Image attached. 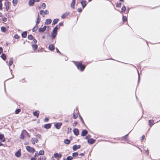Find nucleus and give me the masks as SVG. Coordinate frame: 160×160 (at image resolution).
Here are the masks:
<instances>
[{
    "instance_id": "f257e3e1",
    "label": "nucleus",
    "mask_w": 160,
    "mask_h": 160,
    "mask_svg": "<svg viewBox=\"0 0 160 160\" xmlns=\"http://www.w3.org/2000/svg\"><path fill=\"white\" fill-rule=\"evenodd\" d=\"M74 63L78 69H80L82 71H83L84 69L85 66L82 64V62H78V63L75 62H74Z\"/></svg>"
},
{
    "instance_id": "f03ea898",
    "label": "nucleus",
    "mask_w": 160,
    "mask_h": 160,
    "mask_svg": "<svg viewBox=\"0 0 160 160\" xmlns=\"http://www.w3.org/2000/svg\"><path fill=\"white\" fill-rule=\"evenodd\" d=\"M27 150L29 152L33 153L35 151V149L32 148L29 146H27L26 148Z\"/></svg>"
},
{
    "instance_id": "7ed1b4c3",
    "label": "nucleus",
    "mask_w": 160,
    "mask_h": 160,
    "mask_svg": "<svg viewBox=\"0 0 160 160\" xmlns=\"http://www.w3.org/2000/svg\"><path fill=\"white\" fill-rule=\"evenodd\" d=\"M57 31H55L54 30H53L51 34V37L52 39L55 38L57 35Z\"/></svg>"
},
{
    "instance_id": "20e7f679",
    "label": "nucleus",
    "mask_w": 160,
    "mask_h": 160,
    "mask_svg": "<svg viewBox=\"0 0 160 160\" xmlns=\"http://www.w3.org/2000/svg\"><path fill=\"white\" fill-rule=\"evenodd\" d=\"M47 26H45L43 27L42 28H40L38 30V31L39 32H44L46 29Z\"/></svg>"
},
{
    "instance_id": "39448f33",
    "label": "nucleus",
    "mask_w": 160,
    "mask_h": 160,
    "mask_svg": "<svg viewBox=\"0 0 160 160\" xmlns=\"http://www.w3.org/2000/svg\"><path fill=\"white\" fill-rule=\"evenodd\" d=\"M31 141L33 144H34L35 142L37 143L38 142V139L35 138H32Z\"/></svg>"
},
{
    "instance_id": "423d86ee",
    "label": "nucleus",
    "mask_w": 160,
    "mask_h": 160,
    "mask_svg": "<svg viewBox=\"0 0 160 160\" xmlns=\"http://www.w3.org/2000/svg\"><path fill=\"white\" fill-rule=\"evenodd\" d=\"M81 146L80 145H74L73 146V150L74 151H76L78 149H79L80 148Z\"/></svg>"
},
{
    "instance_id": "0eeeda50",
    "label": "nucleus",
    "mask_w": 160,
    "mask_h": 160,
    "mask_svg": "<svg viewBox=\"0 0 160 160\" xmlns=\"http://www.w3.org/2000/svg\"><path fill=\"white\" fill-rule=\"evenodd\" d=\"M75 4V0H72V2L70 4V6L72 9H74V6Z\"/></svg>"
},
{
    "instance_id": "6e6552de",
    "label": "nucleus",
    "mask_w": 160,
    "mask_h": 160,
    "mask_svg": "<svg viewBox=\"0 0 160 160\" xmlns=\"http://www.w3.org/2000/svg\"><path fill=\"white\" fill-rule=\"evenodd\" d=\"M81 3L82 5L83 8L86 6L87 4V2L86 1L82 0L81 1Z\"/></svg>"
},
{
    "instance_id": "1a4fd4ad",
    "label": "nucleus",
    "mask_w": 160,
    "mask_h": 160,
    "mask_svg": "<svg viewBox=\"0 0 160 160\" xmlns=\"http://www.w3.org/2000/svg\"><path fill=\"white\" fill-rule=\"evenodd\" d=\"M61 125L62 123H57L55 124V126L56 128L59 129L60 128Z\"/></svg>"
},
{
    "instance_id": "9d476101",
    "label": "nucleus",
    "mask_w": 160,
    "mask_h": 160,
    "mask_svg": "<svg viewBox=\"0 0 160 160\" xmlns=\"http://www.w3.org/2000/svg\"><path fill=\"white\" fill-rule=\"evenodd\" d=\"M0 140L2 142H4L5 141L3 134H0Z\"/></svg>"
},
{
    "instance_id": "9b49d317",
    "label": "nucleus",
    "mask_w": 160,
    "mask_h": 160,
    "mask_svg": "<svg viewBox=\"0 0 160 160\" xmlns=\"http://www.w3.org/2000/svg\"><path fill=\"white\" fill-rule=\"evenodd\" d=\"M39 112L38 110L36 111L33 112V115L35 116H36L37 118L38 117L39 115Z\"/></svg>"
},
{
    "instance_id": "f8f14e48",
    "label": "nucleus",
    "mask_w": 160,
    "mask_h": 160,
    "mask_svg": "<svg viewBox=\"0 0 160 160\" xmlns=\"http://www.w3.org/2000/svg\"><path fill=\"white\" fill-rule=\"evenodd\" d=\"M74 134L76 136H78L79 134V132L78 129L77 128H75L73 130Z\"/></svg>"
},
{
    "instance_id": "ddd939ff",
    "label": "nucleus",
    "mask_w": 160,
    "mask_h": 160,
    "mask_svg": "<svg viewBox=\"0 0 160 160\" xmlns=\"http://www.w3.org/2000/svg\"><path fill=\"white\" fill-rule=\"evenodd\" d=\"M88 142L89 143L92 144L95 142V140L93 139H88Z\"/></svg>"
},
{
    "instance_id": "4468645a",
    "label": "nucleus",
    "mask_w": 160,
    "mask_h": 160,
    "mask_svg": "<svg viewBox=\"0 0 160 160\" xmlns=\"http://www.w3.org/2000/svg\"><path fill=\"white\" fill-rule=\"evenodd\" d=\"M69 13L68 12H66L61 16V18H64L67 17L69 14Z\"/></svg>"
},
{
    "instance_id": "2eb2a0df",
    "label": "nucleus",
    "mask_w": 160,
    "mask_h": 160,
    "mask_svg": "<svg viewBox=\"0 0 160 160\" xmlns=\"http://www.w3.org/2000/svg\"><path fill=\"white\" fill-rule=\"evenodd\" d=\"M15 156L17 157H19L21 155L20 150H18L17 152L15 153Z\"/></svg>"
},
{
    "instance_id": "dca6fc26",
    "label": "nucleus",
    "mask_w": 160,
    "mask_h": 160,
    "mask_svg": "<svg viewBox=\"0 0 160 160\" xmlns=\"http://www.w3.org/2000/svg\"><path fill=\"white\" fill-rule=\"evenodd\" d=\"M54 156L56 158H60L62 157V155L61 154H58V153H55L54 154Z\"/></svg>"
},
{
    "instance_id": "f3484780",
    "label": "nucleus",
    "mask_w": 160,
    "mask_h": 160,
    "mask_svg": "<svg viewBox=\"0 0 160 160\" xmlns=\"http://www.w3.org/2000/svg\"><path fill=\"white\" fill-rule=\"evenodd\" d=\"M88 133V131L86 130H83L82 131L81 135L83 136L86 135Z\"/></svg>"
},
{
    "instance_id": "a211bd4d",
    "label": "nucleus",
    "mask_w": 160,
    "mask_h": 160,
    "mask_svg": "<svg viewBox=\"0 0 160 160\" xmlns=\"http://www.w3.org/2000/svg\"><path fill=\"white\" fill-rule=\"evenodd\" d=\"M52 20L51 19H48L46 20L45 23L46 24L48 25L50 24Z\"/></svg>"
},
{
    "instance_id": "6ab92c4d",
    "label": "nucleus",
    "mask_w": 160,
    "mask_h": 160,
    "mask_svg": "<svg viewBox=\"0 0 160 160\" xmlns=\"http://www.w3.org/2000/svg\"><path fill=\"white\" fill-rule=\"evenodd\" d=\"M78 111H76V113L74 112V113H73V118H77L78 116Z\"/></svg>"
},
{
    "instance_id": "aec40b11",
    "label": "nucleus",
    "mask_w": 160,
    "mask_h": 160,
    "mask_svg": "<svg viewBox=\"0 0 160 160\" xmlns=\"http://www.w3.org/2000/svg\"><path fill=\"white\" fill-rule=\"evenodd\" d=\"M48 48L51 51L53 50L54 49L53 45L52 44H50Z\"/></svg>"
},
{
    "instance_id": "412c9836",
    "label": "nucleus",
    "mask_w": 160,
    "mask_h": 160,
    "mask_svg": "<svg viewBox=\"0 0 160 160\" xmlns=\"http://www.w3.org/2000/svg\"><path fill=\"white\" fill-rule=\"evenodd\" d=\"M34 0H30L29 2V5L30 6H32L34 3Z\"/></svg>"
},
{
    "instance_id": "4be33fe9",
    "label": "nucleus",
    "mask_w": 160,
    "mask_h": 160,
    "mask_svg": "<svg viewBox=\"0 0 160 160\" xmlns=\"http://www.w3.org/2000/svg\"><path fill=\"white\" fill-rule=\"evenodd\" d=\"M22 131L23 133L24 134L25 136H27L30 137V136H29L28 133L26 130H23Z\"/></svg>"
},
{
    "instance_id": "5701e85b",
    "label": "nucleus",
    "mask_w": 160,
    "mask_h": 160,
    "mask_svg": "<svg viewBox=\"0 0 160 160\" xmlns=\"http://www.w3.org/2000/svg\"><path fill=\"white\" fill-rule=\"evenodd\" d=\"M58 19H54L52 22V25H54L56 24L58 22Z\"/></svg>"
},
{
    "instance_id": "b1692460",
    "label": "nucleus",
    "mask_w": 160,
    "mask_h": 160,
    "mask_svg": "<svg viewBox=\"0 0 160 160\" xmlns=\"http://www.w3.org/2000/svg\"><path fill=\"white\" fill-rule=\"evenodd\" d=\"M22 37L24 38H25L26 37L27 35V32H26L25 31L23 32L22 34Z\"/></svg>"
},
{
    "instance_id": "393cba45",
    "label": "nucleus",
    "mask_w": 160,
    "mask_h": 160,
    "mask_svg": "<svg viewBox=\"0 0 160 160\" xmlns=\"http://www.w3.org/2000/svg\"><path fill=\"white\" fill-rule=\"evenodd\" d=\"M51 127V125L50 124H47L44 125V127L47 129L50 128Z\"/></svg>"
},
{
    "instance_id": "a878e982",
    "label": "nucleus",
    "mask_w": 160,
    "mask_h": 160,
    "mask_svg": "<svg viewBox=\"0 0 160 160\" xmlns=\"http://www.w3.org/2000/svg\"><path fill=\"white\" fill-rule=\"evenodd\" d=\"M40 19L39 18V15L38 14V17L37 18V20L36 21V24L37 25L38 24H39L40 22Z\"/></svg>"
},
{
    "instance_id": "bb28decb",
    "label": "nucleus",
    "mask_w": 160,
    "mask_h": 160,
    "mask_svg": "<svg viewBox=\"0 0 160 160\" xmlns=\"http://www.w3.org/2000/svg\"><path fill=\"white\" fill-rule=\"evenodd\" d=\"M64 142L65 144H68L70 142V141L69 140L66 139L64 140Z\"/></svg>"
},
{
    "instance_id": "cd10ccee",
    "label": "nucleus",
    "mask_w": 160,
    "mask_h": 160,
    "mask_svg": "<svg viewBox=\"0 0 160 160\" xmlns=\"http://www.w3.org/2000/svg\"><path fill=\"white\" fill-rule=\"evenodd\" d=\"M32 48L34 50H36L38 48V45L36 44H32Z\"/></svg>"
},
{
    "instance_id": "c85d7f7f",
    "label": "nucleus",
    "mask_w": 160,
    "mask_h": 160,
    "mask_svg": "<svg viewBox=\"0 0 160 160\" xmlns=\"http://www.w3.org/2000/svg\"><path fill=\"white\" fill-rule=\"evenodd\" d=\"M12 63H13V59L12 58H11L9 61V66H11L12 64Z\"/></svg>"
},
{
    "instance_id": "c756f323",
    "label": "nucleus",
    "mask_w": 160,
    "mask_h": 160,
    "mask_svg": "<svg viewBox=\"0 0 160 160\" xmlns=\"http://www.w3.org/2000/svg\"><path fill=\"white\" fill-rule=\"evenodd\" d=\"M1 57L2 58L3 60H6V55L4 54V53H2V55H1Z\"/></svg>"
},
{
    "instance_id": "7c9ffc66",
    "label": "nucleus",
    "mask_w": 160,
    "mask_h": 160,
    "mask_svg": "<svg viewBox=\"0 0 160 160\" xmlns=\"http://www.w3.org/2000/svg\"><path fill=\"white\" fill-rule=\"evenodd\" d=\"M44 151L43 150H41L39 151L38 153L39 155H42L44 154Z\"/></svg>"
},
{
    "instance_id": "2f4dec72",
    "label": "nucleus",
    "mask_w": 160,
    "mask_h": 160,
    "mask_svg": "<svg viewBox=\"0 0 160 160\" xmlns=\"http://www.w3.org/2000/svg\"><path fill=\"white\" fill-rule=\"evenodd\" d=\"M6 28L4 27H2L1 28V30L3 32H5L6 31Z\"/></svg>"
},
{
    "instance_id": "473e14b6",
    "label": "nucleus",
    "mask_w": 160,
    "mask_h": 160,
    "mask_svg": "<svg viewBox=\"0 0 160 160\" xmlns=\"http://www.w3.org/2000/svg\"><path fill=\"white\" fill-rule=\"evenodd\" d=\"M60 28V27L59 26H56L53 29V30H54L55 31H57V30L58 29Z\"/></svg>"
},
{
    "instance_id": "72a5a7b5",
    "label": "nucleus",
    "mask_w": 160,
    "mask_h": 160,
    "mask_svg": "<svg viewBox=\"0 0 160 160\" xmlns=\"http://www.w3.org/2000/svg\"><path fill=\"white\" fill-rule=\"evenodd\" d=\"M18 2V0H13L12 3L14 5H16Z\"/></svg>"
},
{
    "instance_id": "f704fd0d",
    "label": "nucleus",
    "mask_w": 160,
    "mask_h": 160,
    "mask_svg": "<svg viewBox=\"0 0 160 160\" xmlns=\"http://www.w3.org/2000/svg\"><path fill=\"white\" fill-rule=\"evenodd\" d=\"M154 121L152 120H149L148 125L150 126L153 123Z\"/></svg>"
},
{
    "instance_id": "c9c22d12",
    "label": "nucleus",
    "mask_w": 160,
    "mask_h": 160,
    "mask_svg": "<svg viewBox=\"0 0 160 160\" xmlns=\"http://www.w3.org/2000/svg\"><path fill=\"white\" fill-rule=\"evenodd\" d=\"M44 11H40V13L41 15H42L43 17H44L45 14L44 13Z\"/></svg>"
},
{
    "instance_id": "e433bc0d",
    "label": "nucleus",
    "mask_w": 160,
    "mask_h": 160,
    "mask_svg": "<svg viewBox=\"0 0 160 160\" xmlns=\"http://www.w3.org/2000/svg\"><path fill=\"white\" fill-rule=\"evenodd\" d=\"M122 16H123V17H122L123 21L124 22L127 21V18L126 17L124 16L123 15H122Z\"/></svg>"
},
{
    "instance_id": "4c0bfd02",
    "label": "nucleus",
    "mask_w": 160,
    "mask_h": 160,
    "mask_svg": "<svg viewBox=\"0 0 160 160\" xmlns=\"http://www.w3.org/2000/svg\"><path fill=\"white\" fill-rule=\"evenodd\" d=\"M78 153L77 152L73 153L72 155L73 157H76L78 156Z\"/></svg>"
},
{
    "instance_id": "58836bf2",
    "label": "nucleus",
    "mask_w": 160,
    "mask_h": 160,
    "mask_svg": "<svg viewBox=\"0 0 160 160\" xmlns=\"http://www.w3.org/2000/svg\"><path fill=\"white\" fill-rule=\"evenodd\" d=\"M28 38L29 39L32 40L33 38V37L32 35H29L28 36Z\"/></svg>"
},
{
    "instance_id": "ea45409f",
    "label": "nucleus",
    "mask_w": 160,
    "mask_h": 160,
    "mask_svg": "<svg viewBox=\"0 0 160 160\" xmlns=\"http://www.w3.org/2000/svg\"><path fill=\"white\" fill-rule=\"evenodd\" d=\"M25 136L24 134L23 133V131H22V133L20 135V138H21V139H23Z\"/></svg>"
},
{
    "instance_id": "a19ab883",
    "label": "nucleus",
    "mask_w": 160,
    "mask_h": 160,
    "mask_svg": "<svg viewBox=\"0 0 160 160\" xmlns=\"http://www.w3.org/2000/svg\"><path fill=\"white\" fill-rule=\"evenodd\" d=\"M72 158H73L72 156H69L67 157L66 159L67 160H72Z\"/></svg>"
},
{
    "instance_id": "79ce46f5",
    "label": "nucleus",
    "mask_w": 160,
    "mask_h": 160,
    "mask_svg": "<svg viewBox=\"0 0 160 160\" xmlns=\"http://www.w3.org/2000/svg\"><path fill=\"white\" fill-rule=\"evenodd\" d=\"M42 8L43 9H44L46 7V4L44 3H42Z\"/></svg>"
},
{
    "instance_id": "37998d69",
    "label": "nucleus",
    "mask_w": 160,
    "mask_h": 160,
    "mask_svg": "<svg viewBox=\"0 0 160 160\" xmlns=\"http://www.w3.org/2000/svg\"><path fill=\"white\" fill-rule=\"evenodd\" d=\"M20 111V109H17L15 110V113L16 114L18 113Z\"/></svg>"
},
{
    "instance_id": "c03bdc74",
    "label": "nucleus",
    "mask_w": 160,
    "mask_h": 160,
    "mask_svg": "<svg viewBox=\"0 0 160 160\" xmlns=\"http://www.w3.org/2000/svg\"><path fill=\"white\" fill-rule=\"evenodd\" d=\"M36 137L39 139H41V136L40 134H38L36 135Z\"/></svg>"
},
{
    "instance_id": "a18cd8bd",
    "label": "nucleus",
    "mask_w": 160,
    "mask_h": 160,
    "mask_svg": "<svg viewBox=\"0 0 160 160\" xmlns=\"http://www.w3.org/2000/svg\"><path fill=\"white\" fill-rule=\"evenodd\" d=\"M37 28H38L37 27H34L32 29V31L35 32V31H36V30H37Z\"/></svg>"
},
{
    "instance_id": "49530a36",
    "label": "nucleus",
    "mask_w": 160,
    "mask_h": 160,
    "mask_svg": "<svg viewBox=\"0 0 160 160\" xmlns=\"http://www.w3.org/2000/svg\"><path fill=\"white\" fill-rule=\"evenodd\" d=\"M2 0H0V10L2 9Z\"/></svg>"
},
{
    "instance_id": "de8ad7c7",
    "label": "nucleus",
    "mask_w": 160,
    "mask_h": 160,
    "mask_svg": "<svg viewBox=\"0 0 160 160\" xmlns=\"http://www.w3.org/2000/svg\"><path fill=\"white\" fill-rule=\"evenodd\" d=\"M128 11H125V10H124V11H121V13H124L125 12H126V13H128Z\"/></svg>"
},
{
    "instance_id": "09e8293b",
    "label": "nucleus",
    "mask_w": 160,
    "mask_h": 160,
    "mask_svg": "<svg viewBox=\"0 0 160 160\" xmlns=\"http://www.w3.org/2000/svg\"><path fill=\"white\" fill-rule=\"evenodd\" d=\"M14 38L16 39H18L19 38V36L17 34H16L14 36Z\"/></svg>"
},
{
    "instance_id": "8fccbe9b",
    "label": "nucleus",
    "mask_w": 160,
    "mask_h": 160,
    "mask_svg": "<svg viewBox=\"0 0 160 160\" xmlns=\"http://www.w3.org/2000/svg\"><path fill=\"white\" fill-rule=\"evenodd\" d=\"M121 6V3H117L116 5V6L117 7H120Z\"/></svg>"
},
{
    "instance_id": "3c124183",
    "label": "nucleus",
    "mask_w": 160,
    "mask_h": 160,
    "mask_svg": "<svg viewBox=\"0 0 160 160\" xmlns=\"http://www.w3.org/2000/svg\"><path fill=\"white\" fill-rule=\"evenodd\" d=\"M90 137L91 136L90 135H88L86 136L85 138L86 139H87L88 140V139H89V138H90Z\"/></svg>"
},
{
    "instance_id": "603ef678",
    "label": "nucleus",
    "mask_w": 160,
    "mask_h": 160,
    "mask_svg": "<svg viewBox=\"0 0 160 160\" xmlns=\"http://www.w3.org/2000/svg\"><path fill=\"white\" fill-rule=\"evenodd\" d=\"M44 13L45 14H47L49 12L48 11H44Z\"/></svg>"
},
{
    "instance_id": "864d4df0",
    "label": "nucleus",
    "mask_w": 160,
    "mask_h": 160,
    "mask_svg": "<svg viewBox=\"0 0 160 160\" xmlns=\"http://www.w3.org/2000/svg\"><path fill=\"white\" fill-rule=\"evenodd\" d=\"M37 42V41L35 39H34L33 41V42L34 43H36Z\"/></svg>"
},
{
    "instance_id": "5fc2aeb1",
    "label": "nucleus",
    "mask_w": 160,
    "mask_h": 160,
    "mask_svg": "<svg viewBox=\"0 0 160 160\" xmlns=\"http://www.w3.org/2000/svg\"><path fill=\"white\" fill-rule=\"evenodd\" d=\"M41 157V159L42 160H45V157L42 156V157Z\"/></svg>"
},
{
    "instance_id": "6e6d98bb",
    "label": "nucleus",
    "mask_w": 160,
    "mask_h": 160,
    "mask_svg": "<svg viewBox=\"0 0 160 160\" xmlns=\"http://www.w3.org/2000/svg\"><path fill=\"white\" fill-rule=\"evenodd\" d=\"M128 137V134L126 135L124 137V138L125 140H126L127 139V137Z\"/></svg>"
},
{
    "instance_id": "4d7b16f0",
    "label": "nucleus",
    "mask_w": 160,
    "mask_h": 160,
    "mask_svg": "<svg viewBox=\"0 0 160 160\" xmlns=\"http://www.w3.org/2000/svg\"><path fill=\"white\" fill-rule=\"evenodd\" d=\"M3 52V50L1 47H0V54L2 53Z\"/></svg>"
},
{
    "instance_id": "13d9d810",
    "label": "nucleus",
    "mask_w": 160,
    "mask_h": 160,
    "mask_svg": "<svg viewBox=\"0 0 160 160\" xmlns=\"http://www.w3.org/2000/svg\"><path fill=\"white\" fill-rule=\"evenodd\" d=\"M59 26H62L63 25V24L62 22H60L59 23Z\"/></svg>"
},
{
    "instance_id": "bf43d9fd",
    "label": "nucleus",
    "mask_w": 160,
    "mask_h": 160,
    "mask_svg": "<svg viewBox=\"0 0 160 160\" xmlns=\"http://www.w3.org/2000/svg\"><path fill=\"white\" fill-rule=\"evenodd\" d=\"M3 21L4 22H6L7 21V18H4L3 19Z\"/></svg>"
},
{
    "instance_id": "052dcab7",
    "label": "nucleus",
    "mask_w": 160,
    "mask_h": 160,
    "mask_svg": "<svg viewBox=\"0 0 160 160\" xmlns=\"http://www.w3.org/2000/svg\"><path fill=\"white\" fill-rule=\"evenodd\" d=\"M36 160V158H31V160Z\"/></svg>"
},
{
    "instance_id": "680f3d73",
    "label": "nucleus",
    "mask_w": 160,
    "mask_h": 160,
    "mask_svg": "<svg viewBox=\"0 0 160 160\" xmlns=\"http://www.w3.org/2000/svg\"><path fill=\"white\" fill-rule=\"evenodd\" d=\"M126 8L125 7H122L121 10H126Z\"/></svg>"
},
{
    "instance_id": "e2e57ef3",
    "label": "nucleus",
    "mask_w": 160,
    "mask_h": 160,
    "mask_svg": "<svg viewBox=\"0 0 160 160\" xmlns=\"http://www.w3.org/2000/svg\"><path fill=\"white\" fill-rule=\"evenodd\" d=\"M48 118H45L44 121L46 122L48 121Z\"/></svg>"
},
{
    "instance_id": "0e129e2a",
    "label": "nucleus",
    "mask_w": 160,
    "mask_h": 160,
    "mask_svg": "<svg viewBox=\"0 0 160 160\" xmlns=\"http://www.w3.org/2000/svg\"><path fill=\"white\" fill-rule=\"evenodd\" d=\"M56 50H57V52L59 53L60 54H61L60 52V51H59V50H58V48H56Z\"/></svg>"
},
{
    "instance_id": "69168bd1",
    "label": "nucleus",
    "mask_w": 160,
    "mask_h": 160,
    "mask_svg": "<svg viewBox=\"0 0 160 160\" xmlns=\"http://www.w3.org/2000/svg\"><path fill=\"white\" fill-rule=\"evenodd\" d=\"M80 156H82L84 155V154L83 153H81L79 155Z\"/></svg>"
},
{
    "instance_id": "338daca9",
    "label": "nucleus",
    "mask_w": 160,
    "mask_h": 160,
    "mask_svg": "<svg viewBox=\"0 0 160 160\" xmlns=\"http://www.w3.org/2000/svg\"><path fill=\"white\" fill-rule=\"evenodd\" d=\"M144 137H145V136H144V135H143V136H142V140H143L144 139Z\"/></svg>"
},
{
    "instance_id": "774afa93",
    "label": "nucleus",
    "mask_w": 160,
    "mask_h": 160,
    "mask_svg": "<svg viewBox=\"0 0 160 160\" xmlns=\"http://www.w3.org/2000/svg\"><path fill=\"white\" fill-rule=\"evenodd\" d=\"M81 121H82V123H83V124H84V121H83L82 118H81Z\"/></svg>"
}]
</instances>
